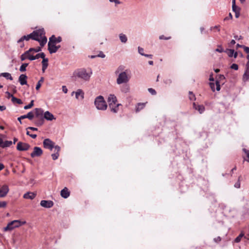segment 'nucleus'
I'll return each instance as SVG.
<instances>
[{
  "instance_id": "1",
  "label": "nucleus",
  "mask_w": 249,
  "mask_h": 249,
  "mask_svg": "<svg viewBox=\"0 0 249 249\" xmlns=\"http://www.w3.org/2000/svg\"><path fill=\"white\" fill-rule=\"evenodd\" d=\"M122 70H123V67L120 66L115 72L116 74H118L116 79V83L118 85L126 84L129 82L130 78L127 71H122Z\"/></svg>"
},
{
  "instance_id": "2",
  "label": "nucleus",
  "mask_w": 249,
  "mask_h": 249,
  "mask_svg": "<svg viewBox=\"0 0 249 249\" xmlns=\"http://www.w3.org/2000/svg\"><path fill=\"white\" fill-rule=\"evenodd\" d=\"M92 71L87 72L84 69H79L75 70L73 73V77H78L84 80L89 81L90 79Z\"/></svg>"
},
{
  "instance_id": "3",
  "label": "nucleus",
  "mask_w": 249,
  "mask_h": 249,
  "mask_svg": "<svg viewBox=\"0 0 249 249\" xmlns=\"http://www.w3.org/2000/svg\"><path fill=\"white\" fill-rule=\"evenodd\" d=\"M32 34L35 38L38 39L37 41L39 42L41 47H43L47 43V38L45 36V31L43 29L34 31Z\"/></svg>"
},
{
  "instance_id": "4",
  "label": "nucleus",
  "mask_w": 249,
  "mask_h": 249,
  "mask_svg": "<svg viewBox=\"0 0 249 249\" xmlns=\"http://www.w3.org/2000/svg\"><path fill=\"white\" fill-rule=\"evenodd\" d=\"M94 105L98 110H105L107 108V105L104 98L100 95L97 97L94 101Z\"/></svg>"
},
{
  "instance_id": "5",
  "label": "nucleus",
  "mask_w": 249,
  "mask_h": 249,
  "mask_svg": "<svg viewBox=\"0 0 249 249\" xmlns=\"http://www.w3.org/2000/svg\"><path fill=\"white\" fill-rule=\"evenodd\" d=\"M34 110L35 117L37 119L36 124L37 126H41L44 123L43 110L40 108H36Z\"/></svg>"
},
{
  "instance_id": "6",
  "label": "nucleus",
  "mask_w": 249,
  "mask_h": 249,
  "mask_svg": "<svg viewBox=\"0 0 249 249\" xmlns=\"http://www.w3.org/2000/svg\"><path fill=\"white\" fill-rule=\"evenodd\" d=\"M43 146L46 149L52 150L55 147L54 142H53L50 139H46L43 142Z\"/></svg>"
},
{
  "instance_id": "7",
  "label": "nucleus",
  "mask_w": 249,
  "mask_h": 249,
  "mask_svg": "<svg viewBox=\"0 0 249 249\" xmlns=\"http://www.w3.org/2000/svg\"><path fill=\"white\" fill-rule=\"evenodd\" d=\"M43 154V151L41 148L36 146L34 148L33 152L31 154L32 158L39 157Z\"/></svg>"
},
{
  "instance_id": "8",
  "label": "nucleus",
  "mask_w": 249,
  "mask_h": 249,
  "mask_svg": "<svg viewBox=\"0 0 249 249\" xmlns=\"http://www.w3.org/2000/svg\"><path fill=\"white\" fill-rule=\"evenodd\" d=\"M107 102L108 103L109 107H112L111 106L117 102V99L116 96L114 94H109L107 98Z\"/></svg>"
},
{
  "instance_id": "9",
  "label": "nucleus",
  "mask_w": 249,
  "mask_h": 249,
  "mask_svg": "<svg viewBox=\"0 0 249 249\" xmlns=\"http://www.w3.org/2000/svg\"><path fill=\"white\" fill-rule=\"evenodd\" d=\"M30 147V145L26 143L19 142L18 143L17 148L19 151H26Z\"/></svg>"
},
{
  "instance_id": "10",
  "label": "nucleus",
  "mask_w": 249,
  "mask_h": 249,
  "mask_svg": "<svg viewBox=\"0 0 249 249\" xmlns=\"http://www.w3.org/2000/svg\"><path fill=\"white\" fill-rule=\"evenodd\" d=\"M40 205L44 208H50L53 205V202L51 200H43L40 201Z\"/></svg>"
},
{
  "instance_id": "11",
  "label": "nucleus",
  "mask_w": 249,
  "mask_h": 249,
  "mask_svg": "<svg viewBox=\"0 0 249 249\" xmlns=\"http://www.w3.org/2000/svg\"><path fill=\"white\" fill-rule=\"evenodd\" d=\"M9 192V188L7 185H3L0 189V197H3Z\"/></svg>"
},
{
  "instance_id": "12",
  "label": "nucleus",
  "mask_w": 249,
  "mask_h": 249,
  "mask_svg": "<svg viewBox=\"0 0 249 249\" xmlns=\"http://www.w3.org/2000/svg\"><path fill=\"white\" fill-rule=\"evenodd\" d=\"M30 38L35 40H38V39H37V38H35V36H33L32 33L29 35H28L27 36H24L22 37H21L18 41V43H19L20 42H22L23 40H29Z\"/></svg>"
},
{
  "instance_id": "13",
  "label": "nucleus",
  "mask_w": 249,
  "mask_h": 249,
  "mask_svg": "<svg viewBox=\"0 0 249 249\" xmlns=\"http://www.w3.org/2000/svg\"><path fill=\"white\" fill-rule=\"evenodd\" d=\"M34 117V115L32 111H31V112H28L26 115H24L21 116L20 117H18V121H19L20 123L21 124V119L28 118L29 120H31L33 119Z\"/></svg>"
},
{
  "instance_id": "14",
  "label": "nucleus",
  "mask_w": 249,
  "mask_h": 249,
  "mask_svg": "<svg viewBox=\"0 0 249 249\" xmlns=\"http://www.w3.org/2000/svg\"><path fill=\"white\" fill-rule=\"evenodd\" d=\"M48 46V50L50 53H55L57 52L56 46L55 45V43L49 41Z\"/></svg>"
},
{
  "instance_id": "15",
  "label": "nucleus",
  "mask_w": 249,
  "mask_h": 249,
  "mask_svg": "<svg viewBox=\"0 0 249 249\" xmlns=\"http://www.w3.org/2000/svg\"><path fill=\"white\" fill-rule=\"evenodd\" d=\"M55 153L52 154L51 156L53 160H56L58 159L59 154V152L60 150V147L58 145H55L54 147Z\"/></svg>"
},
{
  "instance_id": "16",
  "label": "nucleus",
  "mask_w": 249,
  "mask_h": 249,
  "mask_svg": "<svg viewBox=\"0 0 249 249\" xmlns=\"http://www.w3.org/2000/svg\"><path fill=\"white\" fill-rule=\"evenodd\" d=\"M60 195L62 197L67 198L70 196V192L67 187H65L61 191Z\"/></svg>"
},
{
  "instance_id": "17",
  "label": "nucleus",
  "mask_w": 249,
  "mask_h": 249,
  "mask_svg": "<svg viewBox=\"0 0 249 249\" xmlns=\"http://www.w3.org/2000/svg\"><path fill=\"white\" fill-rule=\"evenodd\" d=\"M121 106L122 105L121 104L116 103L111 106L112 107L109 108L111 112H112L114 113H116L119 111V107Z\"/></svg>"
},
{
  "instance_id": "18",
  "label": "nucleus",
  "mask_w": 249,
  "mask_h": 249,
  "mask_svg": "<svg viewBox=\"0 0 249 249\" xmlns=\"http://www.w3.org/2000/svg\"><path fill=\"white\" fill-rule=\"evenodd\" d=\"M43 118L44 119L49 121H52L54 119V116L53 115V114L48 111H47L44 113Z\"/></svg>"
},
{
  "instance_id": "19",
  "label": "nucleus",
  "mask_w": 249,
  "mask_h": 249,
  "mask_svg": "<svg viewBox=\"0 0 249 249\" xmlns=\"http://www.w3.org/2000/svg\"><path fill=\"white\" fill-rule=\"evenodd\" d=\"M62 41V38L60 36L58 37H56L54 35L52 36L49 38V41L53 43H59Z\"/></svg>"
},
{
  "instance_id": "20",
  "label": "nucleus",
  "mask_w": 249,
  "mask_h": 249,
  "mask_svg": "<svg viewBox=\"0 0 249 249\" xmlns=\"http://www.w3.org/2000/svg\"><path fill=\"white\" fill-rule=\"evenodd\" d=\"M27 78L26 75L24 74H21L19 76L18 80L21 85H26L27 84Z\"/></svg>"
},
{
  "instance_id": "21",
  "label": "nucleus",
  "mask_w": 249,
  "mask_h": 249,
  "mask_svg": "<svg viewBox=\"0 0 249 249\" xmlns=\"http://www.w3.org/2000/svg\"><path fill=\"white\" fill-rule=\"evenodd\" d=\"M36 196V194L33 192H27L23 195V197L25 199H34Z\"/></svg>"
},
{
  "instance_id": "22",
  "label": "nucleus",
  "mask_w": 249,
  "mask_h": 249,
  "mask_svg": "<svg viewBox=\"0 0 249 249\" xmlns=\"http://www.w3.org/2000/svg\"><path fill=\"white\" fill-rule=\"evenodd\" d=\"M18 223L16 221H12L9 223L7 225V226L4 228V231H12L13 230L14 227L13 226V224Z\"/></svg>"
},
{
  "instance_id": "23",
  "label": "nucleus",
  "mask_w": 249,
  "mask_h": 249,
  "mask_svg": "<svg viewBox=\"0 0 249 249\" xmlns=\"http://www.w3.org/2000/svg\"><path fill=\"white\" fill-rule=\"evenodd\" d=\"M193 107L196 110H197L200 113H203L205 110V107L203 106L196 105L195 103L193 104Z\"/></svg>"
},
{
  "instance_id": "24",
  "label": "nucleus",
  "mask_w": 249,
  "mask_h": 249,
  "mask_svg": "<svg viewBox=\"0 0 249 249\" xmlns=\"http://www.w3.org/2000/svg\"><path fill=\"white\" fill-rule=\"evenodd\" d=\"M121 87V91L123 93H127L129 92L130 87L128 85L126 84H124Z\"/></svg>"
},
{
  "instance_id": "25",
  "label": "nucleus",
  "mask_w": 249,
  "mask_h": 249,
  "mask_svg": "<svg viewBox=\"0 0 249 249\" xmlns=\"http://www.w3.org/2000/svg\"><path fill=\"white\" fill-rule=\"evenodd\" d=\"M32 52V49H29L28 51L25 52L20 56V59L21 61H24L26 59L28 58V54L29 53Z\"/></svg>"
},
{
  "instance_id": "26",
  "label": "nucleus",
  "mask_w": 249,
  "mask_h": 249,
  "mask_svg": "<svg viewBox=\"0 0 249 249\" xmlns=\"http://www.w3.org/2000/svg\"><path fill=\"white\" fill-rule=\"evenodd\" d=\"M75 97L76 99H79V97H81V99L84 98V93L81 89H78L75 92Z\"/></svg>"
},
{
  "instance_id": "27",
  "label": "nucleus",
  "mask_w": 249,
  "mask_h": 249,
  "mask_svg": "<svg viewBox=\"0 0 249 249\" xmlns=\"http://www.w3.org/2000/svg\"><path fill=\"white\" fill-rule=\"evenodd\" d=\"M12 144V142L10 141H6L4 142H3L2 141V143L0 145V146L2 148H5L7 147H9Z\"/></svg>"
},
{
  "instance_id": "28",
  "label": "nucleus",
  "mask_w": 249,
  "mask_h": 249,
  "mask_svg": "<svg viewBox=\"0 0 249 249\" xmlns=\"http://www.w3.org/2000/svg\"><path fill=\"white\" fill-rule=\"evenodd\" d=\"M120 41L123 43H125L127 41V37L124 34H120L119 36Z\"/></svg>"
},
{
  "instance_id": "29",
  "label": "nucleus",
  "mask_w": 249,
  "mask_h": 249,
  "mask_svg": "<svg viewBox=\"0 0 249 249\" xmlns=\"http://www.w3.org/2000/svg\"><path fill=\"white\" fill-rule=\"evenodd\" d=\"M0 76H3L6 78L7 79H9L10 80H13V77H12L11 74L8 72L1 73L0 74Z\"/></svg>"
},
{
  "instance_id": "30",
  "label": "nucleus",
  "mask_w": 249,
  "mask_h": 249,
  "mask_svg": "<svg viewBox=\"0 0 249 249\" xmlns=\"http://www.w3.org/2000/svg\"><path fill=\"white\" fill-rule=\"evenodd\" d=\"M15 221H16L18 222V223L13 224V226L14 227V228L19 227V226L24 225L26 223V221H21L18 220H15Z\"/></svg>"
},
{
  "instance_id": "31",
  "label": "nucleus",
  "mask_w": 249,
  "mask_h": 249,
  "mask_svg": "<svg viewBox=\"0 0 249 249\" xmlns=\"http://www.w3.org/2000/svg\"><path fill=\"white\" fill-rule=\"evenodd\" d=\"M243 79L244 81L249 80V68H246V71L243 75Z\"/></svg>"
},
{
  "instance_id": "32",
  "label": "nucleus",
  "mask_w": 249,
  "mask_h": 249,
  "mask_svg": "<svg viewBox=\"0 0 249 249\" xmlns=\"http://www.w3.org/2000/svg\"><path fill=\"white\" fill-rule=\"evenodd\" d=\"M234 51V50L233 49H227L226 50L225 53H227L229 57H231L233 56Z\"/></svg>"
},
{
  "instance_id": "33",
  "label": "nucleus",
  "mask_w": 249,
  "mask_h": 249,
  "mask_svg": "<svg viewBox=\"0 0 249 249\" xmlns=\"http://www.w3.org/2000/svg\"><path fill=\"white\" fill-rule=\"evenodd\" d=\"M44 79L43 77L40 78V80L38 81L36 85V90H38L40 89L42 83L44 82Z\"/></svg>"
},
{
  "instance_id": "34",
  "label": "nucleus",
  "mask_w": 249,
  "mask_h": 249,
  "mask_svg": "<svg viewBox=\"0 0 249 249\" xmlns=\"http://www.w3.org/2000/svg\"><path fill=\"white\" fill-rule=\"evenodd\" d=\"M11 100H12V102L14 103H16L18 104H22V102L20 99H18L14 96H12V98L11 99Z\"/></svg>"
},
{
  "instance_id": "35",
  "label": "nucleus",
  "mask_w": 249,
  "mask_h": 249,
  "mask_svg": "<svg viewBox=\"0 0 249 249\" xmlns=\"http://www.w3.org/2000/svg\"><path fill=\"white\" fill-rule=\"evenodd\" d=\"M28 63H23L21 65L19 68V71L21 72H23L26 71V68L28 66Z\"/></svg>"
},
{
  "instance_id": "36",
  "label": "nucleus",
  "mask_w": 249,
  "mask_h": 249,
  "mask_svg": "<svg viewBox=\"0 0 249 249\" xmlns=\"http://www.w3.org/2000/svg\"><path fill=\"white\" fill-rule=\"evenodd\" d=\"M244 236V234L243 233H241L234 240V242L236 243H239L241 238Z\"/></svg>"
},
{
  "instance_id": "37",
  "label": "nucleus",
  "mask_w": 249,
  "mask_h": 249,
  "mask_svg": "<svg viewBox=\"0 0 249 249\" xmlns=\"http://www.w3.org/2000/svg\"><path fill=\"white\" fill-rule=\"evenodd\" d=\"M34 100H32L29 105L24 106V109H28L29 108H31V107H32L34 106Z\"/></svg>"
},
{
  "instance_id": "38",
  "label": "nucleus",
  "mask_w": 249,
  "mask_h": 249,
  "mask_svg": "<svg viewBox=\"0 0 249 249\" xmlns=\"http://www.w3.org/2000/svg\"><path fill=\"white\" fill-rule=\"evenodd\" d=\"M144 107V104H143V103H139L138 105V107L136 108V111L137 112L139 111L141 109L143 108Z\"/></svg>"
},
{
  "instance_id": "39",
  "label": "nucleus",
  "mask_w": 249,
  "mask_h": 249,
  "mask_svg": "<svg viewBox=\"0 0 249 249\" xmlns=\"http://www.w3.org/2000/svg\"><path fill=\"white\" fill-rule=\"evenodd\" d=\"M45 56V55L44 53H39L37 54L36 55V59H38L39 58H41L42 59L44 58Z\"/></svg>"
},
{
  "instance_id": "40",
  "label": "nucleus",
  "mask_w": 249,
  "mask_h": 249,
  "mask_svg": "<svg viewBox=\"0 0 249 249\" xmlns=\"http://www.w3.org/2000/svg\"><path fill=\"white\" fill-rule=\"evenodd\" d=\"M243 151L245 152V153L246 155V157L248 158V159L246 160L247 161H248L249 162V150H247L245 148H243Z\"/></svg>"
},
{
  "instance_id": "41",
  "label": "nucleus",
  "mask_w": 249,
  "mask_h": 249,
  "mask_svg": "<svg viewBox=\"0 0 249 249\" xmlns=\"http://www.w3.org/2000/svg\"><path fill=\"white\" fill-rule=\"evenodd\" d=\"M48 58H43L42 60V66H48Z\"/></svg>"
},
{
  "instance_id": "42",
  "label": "nucleus",
  "mask_w": 249,
  "mask_h": 249,
  "mask_svg": "<svg viewBox=\"0 0 249 249\" xmlns=\"http://www.w3.org/2000/svg\"><path fill=\"white\" fill-rule=\"evenodd\" d=\"M189 99L190 100H195V95L193 94L192 92L190 91L189 92Z\"/></svg>"
},
{
  "instance_id": "43",
  "label": "nucleus",
  "mask_w": 249,
  "mask_h": 249,
  "mask_svg": "<svg viewBox=\"0 0 249 249\" xmlns=\"http://www.w3.org/2000/svg\"><path fill=\"white\" fill-rule=\"evenodd\" d=\"M30 49H32V52L36 53L39 52L41 51V47H38L36 48H30Z\"/></svg>"
},
{
  "instance_id": "44",
  "label": "nucleus",
  "mask_w": 249,
  "mask_h": 249,
  "mask_svg": "<svg viewBox=\"0 0 249 249\" xmlns=\"http://www.w3.org/2000/svg\"><path fill=\"white\" fill-rule=\"evenodd\" d=\"M144 50L142 48L139 47H138V52L139 53L141 54L142 55H143L144 54L143 53Z\"/></svg>"
},
{
  "instance_id": "45",
  "label": "nucleus",
  "mask_w": 249,
  "mask_h": 249,
  "mask_svg": "<svg viewBox=\"0 0 249 249\" xmlns=\"http://www.w3.org/2000/svg\"><path fill=\"white\" fill-rule=\"evenodd\" d=\"M231 68L234 70H237L238 69V66L236 64H232L231 66Z\"/></svg>"
},
{
  "instance_id": "46",
  "label": "nucleus",
  "mask_w": 249,
  "mask_h": 249,
  "mask_svg": "<svg viewBox=\"0 0 249 249\" xmlns=\"http://www.w3.org/2000/svg\"><path fill=\"white\" fill-rule=\"evenodd\" d=\"M28 58L30 60H34L36 59V56H33V55L30 54V53H29L28 54Z\"/></svg>"
},
{
  "instance_id": "47",
  "label": "nucleus",
  "mask_w": 249,
  "mask_h": 249,
  "mask_svg": "<svg viewBox=\"0 0 249 249\" xmlns=\"http://www.w3.org/2000/svg\"><path fill=\"white\" fill-rule=\"evenodd\" d=\"M171 38V36L165 37L163 35H161L159 36L160 39L168 40L170 39Z\"/></svg>"
},
{
  "instance_id": "48",
  "label": "nucleus",
  "mask_w": 249,
  "mask_h": 249,
  "mask_svg": "<svg viewBox=\"0 0 249 249\" xmlns=\"http://www.w3.org/2000/svg\"><path fill=\"white\" fill-rule=\"evenodd\" d=\"M148 90L149 92L152 95H155L156 94V91L153 89L149 88Z\"/></svg>"
},
{
  "instance_id": "49",
  "label": "nucleus",
  "mask_w": 249,
  "mask_h": 249,
  "mask_svg": "<svg viewBox=\"0 0 249 249\" xmlns=\"http://www.w3.org/2000/svg\"><path fill=\"white\" fill-rule=\"evenodd\" d=\"M6 205L7 203L5 201H0V208H4Z\"/></svg>"
},
{
  "instance_id": "50",
  "label": "nucleus",
  "mask_w": 249,
  "mask_h": 249,
  "mask_svg": "<svg viewBox=\"0 0 249 249\" xmlns=\"http://www.w3.org/2000/svg\"><path fill=\"white\" fill-rule=\"evenodd\" d=\"M232 9L234 12H236L238 11H240V8L239 7H238L236 5L232 6Z\"/></svg>"
},
{
  "instance_id": "51",
  "label": "nucleus",
  "mask_w": 249,
  "mask_h": 249,
  "mask_svg": "<svg viewBox=\"0 0 249 249\" xmlns=\"http://www.w3.org/2000/svg\"><path fill=\"white\" fill-rule=\"evenodd\" d=\"M216 90L217 91L220 90V86L219 82L218 81H216Z\"/></svg>"
},
{
  "instance_id": "52",
  "label": "nucleus",
  "mask_w": 249,
  "mask_h": 249,
  "mask_svg": "<svg viewBox=\"0 0 249 249\" xmlns=\"http://www.w3.org/2000/svg\"><path fill=\"white\" fill-rule=\"evenodd\" d=\"M235 44V41L233 39L231 40L229 44V46L231 47L232 45Z\"/></svg>"
},
{
  "instance_id": "53",
  "label": "nucleus",
  "mask_w": 249,
  "mask_h": 249,
  "mask_svg": "<svg viewBox=\"0 0 249 249\" xmlns=\"http://www.w3.org/2000/svg\"><path fill=\"white\" fill-rule=\"evenodd\" d=\"M210 86L211 87V88L212 89V90L214 91L215 90V85L213 83H210Z\"/></svg>"
},
{
  "instance_id": "54",
  "label": "nucleus",
  "mask_w": 249,
  "mask_h": 249,
  "mask_svg": "<svg viewBox=\"0 0 249 249\" xmlns=\"http://www.w3.org/2000/svg\"><path fill=\"white\" fill-rule=\"evenodd\" d=\"M232 16L231 14V13H230L229 16L226 17L224 18V20H229V19H232Z\"/></svg>"
},
{
  "instance_id": "55",
  "label": "nucleus",
  "mask_w": 249,
  "mask_h": 249,
  "mask_svg": "<svg viewBox=\"0 0 249 249\" xmlns=\"http://www.w3.org/2000/svg\"><path fill=\"white\" fill-rule=\"evenodd\" d=\"M243 48L244 49V51L247 53H249V47H246L245 46H244V47H243Z\"/></svg>"
},
{
  "instance_id": "56",
  "label": "nucleus",
  "mask_w": 249,
  "mask_h": 249,
  "mask_svg": "<svg viewBox=\"0 0 249 249\" xmlns=\"http://www.w3.org/2000/svg\"><path fill=\"white\" fill-rule=\"evenodd\" d=\"M62 91L65 93H67L68 92V89L65 86H63L62 87Z\"/></svg>"
},
{
  "instance_id": "57",
  "label": "nucleus",
  "mask_w": 249,
  "mask_h": 249,
  "mask_svg": "<svg viewBox=\"0 0 249 249\" xmlns=\"http://www.w3.org/2000/svg\"><path fill=\"white\" fill-rule=\"evenodd\" d=\"M97 57H101V58H104L105 57V55L104 54V53L102 52H101L98 55Z\"/></svg>"
},
{
  "instance_id": "58",
  "label": "nucleus",
  "mask_w": 249,
  "mask_h": 249,
  "mask_svg": "<svg viewBox=\"0 0 249 249\" xmlns=\"http://www.w3.org/2000/svg\"><path fill=\"white\" fill-rule=\"evenodd\" d=\"M221 237L219 236L213 239L214 241L216 243L219 242L221 241Z\"/></svg>"
},
{
  "instance_id": "59",
  "label": "nucleus",
  "mask_w": 249,
  "mask_h": 249,
  "mask_svg": "<svg viewBox=\"0 0 249 249\" xmlns=\"http://www.w3.org/2000/svg\"><path fill=\"white\" fill-rule=\"evenodd\" d=\"M110 2H114L115 4H120V0H109Z\"/></svg>"
},
{
  "instance_id": "60",
  "label": "nucleus",
  "mask_w": 249,
  "mask_h": 249,
  "mask_svg": "<svg viewBox=\"0 0 249 249\" xmlns=\"http://www.w3.org/2000/svg\"><path fill=\"white\" fill-rule=\"evenodd\" d=\"M28 129H30V130H33V131H37V128L34 127H28L27 128V130H28Z\"/></svg>"
},
{
  "instance_id": "61",
  "label": "nucleus",
  "mask_w": 249,
  "mask_h": 249,
  "mask_svg": "<svg viewBox=\"0 0 249 249\" xmlns=\"http://www.w3.org/2000/svg\"><path fill=\"white\" fill-rule=\"evenodd\" d=\"M235 13V16L236 18H238L240 15V11H238Z\"/></svg>"
},
{
  "instance_id": "62",
  "label": "nucleus",
  "mask_w": 249,
  "mask_h": 249,
  "mask_svg": "<svg viewBox=\"0 0 249 249\" xmlns=\"http://www.w3.org/2000/svg\"><path fill=\"white\" fill-rule=\"evenodd\" d=\"M234 186L236 187V188H239L240 186V182L238 181L237 182H236L235 184H234Z\"/></svg>"
},
{
  "instance_id": "63",
  "label": "nucleus",
  "mask_w": 249,
  "mask_h": 249,
  "mask_svg": "<svg viewBox=\"0 0 249 249\" xmlns=\"http://www.w3.org/2000/svg\"><path fill=\"white\" fill-rule=\"evenodd\" d=\"M215 51L216 52H219V53H222L223 52V50L222 48H221V49H219V48H217L216 50H215Z\"/></svg>"
},
{
  "instance_id": "64",
  "label": "nucleus",
  "mask_w": 249,
  "mask_h": 249,
  "mask_svg": "<svg viewBox=\"0 0 249 249\" xmlns=\"http://www.w3.org/2000/svg\"><path fill=\"white\" fill-rule=\"evenodd\" d=\"M6 109V107L4 106H0V111H3Z\"/></svg>"
}]
</instances>
